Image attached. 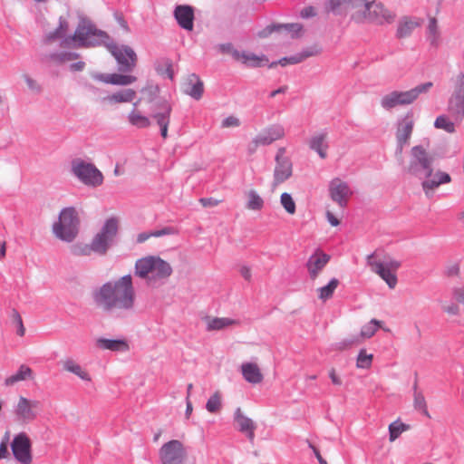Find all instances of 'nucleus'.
Returning a JSON list of instances; mask_svg holds the SVG:
<instances>
[{
	"label": "nucleus",
	"instance_id": "nucleus-1",
	"mask_svg": "<svg viewBox=\"0 0 464 464\" xmlns=\"http://www.w3.org/2000/svg\"><path fill=\"white\" fill-rule=\"evenodd\" d=\"M96 306L112 318H124L135 304V290L130 275L108 281L92 292Z\"/></svg>",
	"mask_w": 464,
	"mask_h": 464
},
{
	"label": "nucleus",
	"instance_id": "nucleus-2",
	"mask_svg": "<svg viewBox=\"0 0 464 464\" xmlns=\"http://www.w3.org/2000/svg\"><path fill=\"white\" fill-rule=\"evenodd\" d=\"M172 274L171 266L160 256H149L135 263V275L147 280L150 286L162 284Z\"/></svg>",
	"mask_w": 464,
	"mask_h": 464
},
{
	"label": "nucleus",
	"instance_id": "nucleus-3",
	"mask_svg": "<svg viewBox=\"0 0 464 464\" xmlns=\"http://www.w3.org/2000/svg\"><path fill=\"white\" fill-rule=\"evenodd\" d=\"M109 35L89 21L79 22L74 34L61 40L62 47L89 48L105 44Z\"/></svg>",
	"mask_w": 464,
	"mask_h": 464
},
{
	"label": "nucleus",
	"instance_id": "nucleus-4",
	"mask_svg": "<svg viewBox=\"0 0 464 464\" xmlns=\"http://www.w3.org/2000/svg\"><path fill=\"white\" fill-rule=\"evenodd\" d=\"M395 14L376 0H359L358 7L352 14V20L356 23L368 21L376 24H392Z\"/></svg>",
	"mask_w": 464,
	"mask_h": 464
},
{
	"label": "nucleus",
	"instance_id": "nucleus-5",
	"mask_svg": "<svg viewBox=\"0 0 464 464\" xmlns=\"http://www.w3.org/2000/svg\"><path fill=\"white\" fill-rule=\"evenodd\" d=\"M432 171L433 157L421 145L413 146L404 172L421 182L431 177Z\"/></svg>",
	"mask_w": 464,
	"mask_h": 464
},
{
	"label": "nucleus",
	"instance_id": "nucleus-6",
	"mask_svg": "<svg viewBox=\"0 0 464 464\" xmlns=\"http://www.w3.org/2000/svg\"><path fill=\"white\" fill-rule=\"evenodd\" d=\"M80 220L72 207L64 208L59 214L58 221L53 225V232L62 241L71 243L78 235Z\"/></svg>",
	"mask_w": 464,
	"mask_h": 464
},
{
	"label": "nucleus",
	"instance_id": "nucleus-7",
	"mask_svg": "<svg viewBox=\"0 0 464 464\" xmlns=\"http://www.w3.org/2000/svg\"><path fill=\"white\" fill-rule=\"evenodd\" d=\"M433 83L431 82H427L421 84L417 85L416 87L405 91L399 92L393 91L388 94H385L381 100V105L385 110H391L397 106H404L409 105L414 102L418 97L426 93L432 87Z\"/></svg>",
	"mask_w": 464,
	"mask_h": 464
},
{
	"label": "nucleus",
	"instance_id": "nucleus-8",
	"mask_svg": "<svg viewBox=\"0 0 464 464\" xmlns=\"http://www.w3.org/2000/svg\"><path fill=\"white\" fill-rule=\"evenodd\" d=\"M71 173L80 182L90 188H97L103 183L102 171L92 162L76 158L71 162Z\"/></svg>",
	"mask_w": 464,
	"mask_h": 464
},
{
	"label": "nucleus",
	"instance_id": "nucleus-9",
	"mask_svg": "<svg viewBox=\"0 0 464 464\" xmlns=\"http://www.w3.org/2000/svg\"><path fill=\"white\" fill-rule=\"evenodd\" d=\"M451 92L448 100V112L457 122L464 119V72L450 79Z\"/></svg>",
	"mask_w": 464,
	"mask_h": 464
},
{
	"label": "nucleus",
	"instance_id": "nucleus-10",
	"mask_svg": "<svg viewBox=\"0 0 464 464\" xmlns=\"http://www.w3.org/2000/svg\"><path fill=\"white\" fill-rule=\"evenodd\" d=\"M118 232V220L115 218L107 219L101 231L92 238L91 245L94 253L99 255L106 254L112 245Z\"/></svg>",
	"mask_w": 464,
	"mask_h": 464
},
{
	"label": "nucleus",
	"instance_id": "nucleus-11",
	"mask_svg": "<svg viewBox=\"0 0 464 464\" xmlns=\"http://www.w3.org/2000/svg\"><path fill=\"white\" fill-rule=\"evenodd\" d=\"M171 111L172 106L168 100L159 98L151 101L150 117L157 122L160 130V135L164 139L168 137Z\"/></svg>",
	"mask_w": 464,
	"mask_h": 464
},
{
	"label": "nucleus",
	"instance_id": "nucleus-12",
	"mask_svg": "<svg viewBox=\"0 0 464 464\" xmlns=\"http://www.w3.org/2000/svg\"><path fill=\"white\" fill-rule=\"evenodd\" d=\"M107 47L119 64V71L130 72L134 69L137 55L132 48L128 45L107 44Z\"/></svg>",
	"mask_w": 464,
	"mask_h": 464
},
{
	"label": "nucleus",
	"instance_id": "nucleus-13",
	"mask_svg": "<svg viewBox=\"0 0 464 464\" xmlns=\"http://www.w3.org/2000/svg\"><path fill=\"white\" fill-rule=\"evenodd\" d=\"M186 454L183 444L178 440L164 443L159 451L161 464H182Z\"/></svg>",
	"mask_w": 464,
	"mask_h": 464
},
{
	"label": "nucleus",
	"instance_id": "nucleus-14",
	"mask_svg": "<svg viewBox=\"0 0 464 464\" xmlns=\"http://www.w3.org/2000/svg\"><path fill=\"white\" fill-rule=\"evenodd\" d=\"M11 450L14 459L22 464H31L33 461L32 443L24 432H20L14 437Z\"/></svg>",
	"mask_w": 464,
	"mask_h": 464
},
{
	"label": "nucleus",
	"instance_id": "nucleus-15",
	"mask_svg": "<svg viewBox=\"0 0 464 464\" xmlns=\"http://www.w3.org/2000/svg\"><path fill=\"white\" fill-rule=\"evenodd\" d=\"M285 148L281 147L276 155V167L274 169L273 187L286 181L293 174V164L290 158L285 156Z\"/></svg>",
	"mask_w": 464,
	"mask_h": 464
},
{
	"label": "nucleus",
	"instance_id": "nucleus-16",
	"mask_svg": "<svg viewBox=\"0 0 464 464\" xmlns=\"http://www.w3.org/2000/svg\"><path fill=\"white\" fill-rule=\"evenodd\" d=\"M39 407L40 401L28 400L21 396L14 408V413L18 421L29 423L36 419Z\"/></svg>",
	"mask_w": 464,
	"mask_h": 464
},
{
	"label": "nucleus",
	"instance_id": "nucleus-17",
	"mask_svg": "<svg viewBox=\"0 0 464 464\" xmlns=\"http://www.w3.org/2000/svg\"><path fill=\"white\" fill-rule=\"evenodd\" d=\"M377 253L372 252L366 256V264L371 267V270L377 274L391 289L395 288L398 279L397 276L394 272L391 271L387 267L384 266V264L381 261H376L374 257Z\"/></svg>",
	"mask_w": 464,
	"mask_h": 464
},
{
	"label": "nucleus",
	"instance_id": "nucleus-18",
	"mask_svg": "<svg viewBox=\"0 0 464 464\" xmlns=\"http://www.w3.org/2000/svg\"><path fill=\"white\" fill-rule=\"evenodd\" d=\"M358 4L359 0H323L324 12L335 16H346L349 11H355Z\"/></svg>",
	"mask_w": 464,
	"mask_h": 464
},
{
	"label": "nucleus",
	"instance_id": "nucleus-19",
	"mask_svg": "<svg viewBox=\"0 0 464 464\" xmlns=\"http://www.w3.org/2000/svg\"><path fill=\"white\" fill-rule=\"evenodd\" d=\"M329 192L332 200L336 202L341 208L347 206L348 198L352 195L348 184L338 178L334 179L330 182Z\"/></svg>",
	"mask_w": 464,
	"mask_h": 464
},
{
	"label": "nucleus",
	"instance_id": "nucleus-20",
	"mask_svg": "<svg viewBox=\"0 0 464 464\" xmlns=\"http://www.w3.org/2000/svg\"><path fill=\"white\" fill-rule=\"evenodd\" d=\"M330 256L319 249L315 250L314 253L309 256L305 266L312 280H314L318 276L320 272L328 264Z\"/></svg>",
	"mask_w": 464,
	"mask_h": 464
},
{
	"label": "nucleus",
	"instance_id": "nucleus-21",
	"mask_svg": "<svg viewBox=\"0 0 464 464\" xmlns=\"http://www.w3.org/2000/svg\"><path fill=\"white\" fill-rule=\"evenodd\" d=\"M451 181L450 174L444 171L438 170L435 173L432 171L431 177L425 178L421 181V188L426 197L430 198L433 191L442 184H447Z\"/></svg>",
	"mask_w": 464,
	"mask_h": 464
},
{
	"label": "nucleus",
	"instance_id": "nucleus-22",
	"mask_svg": "<svg viewBox=\"0 0 464 464\" xmlns=\"http://www.w3.org/2000/svg\"><path fill=\"white\" fill-rule=\"evenodd\" d=\"M413 125L414 123L410 113L399 122L396 132L397 152L401 153L403 147L408 143L412 133Z\"/></svg>",
	"mask_w": 464,
	"mask_h": 464
},
{
	"label": "nucleus",
	"instance_id": "nucleus-23",
	"mask_svg": "<svg viewBox=\"0 0 464 464\" xmlns=\"http://www.w3.org/2000/svg\"><path fill=\"white\" fill-rule=\"evenodd\" d=\"M174 17L178 24L184 30L192 31L194 27V9L188 5H177L174 10Z\"/></svg>",
	"mask_w": 464,
	"mask_h": 464
},
{
	"label": "nucleus",
	"instance_id": "nucleus-24",
	"mask_svg": "<svg viewBox=\"0 0 464 464\" xmlns=\"http://www.w3.org/2000/svg\"><path fill=\"white\" fill-rule=\"evenodd\" d=\"M92 78L109 84L126 86L133 83L136 81V77L132 75L120 74V73H99L92 72Z\"/></svg>",
	"mask_w": 464,
	"mask_h": 464
},
{
	"label": "nucleus",
	"instance_id": "nucleus-25",
	"mask_svg": "<svg viewBox=\"0 0 464 464\" xmlns=\"http://www.w3.org/2000/svg\"><path fill=\"white\" fill-rule=\"evenodd\" d=\"M284 136L285 129L280 124L270 125L256 135L257 142L261 143L262 146H268Z\"/></svg>",
	"mask_w": 464,
	"mask_h": 464
},
{
	"label": "nucleus",
	"instance_id": "nucleus-26",
	"mask_svg": "<svg viewBox=\"0 0 464 464\" xmlns=\"http://www.w3.org/2000/svg\"><path fill=\"white\" fill-rule=\"evenodd\" d=\"M235 422L237 424L238 430L246 434L250 441L254 440L256 425L254 421L243 414L240 408H237L234 413Z\"/></svg>",
	"mask_w": 464,
	"mask_h": 464
},
{
	"label": "nucleus",
	"instance_id": "nucleus-27",
	"mask_svg": "<svg viewBox=\"0 0 464 464\" xmlns=\"http://www.w3.org/2000/svg\"><path fill=\"white\" fill-rule=\"evenodd\" d=\"M96 348L111 352H127L129 351V344L124 339H109L105 337H99L95 340Z\"/></svg>",
	"mask_w": 464,
	"mask_h": 464
},
{
	"label": "nucleus",
	"instance_id": "nucleus-28",
	"mask_svg": "<svg viewBox=\"0 0 464 464\" xmlns=\"http://www.w3.org/2000/svg\"><path fill=\"white\" fill-rule=\"evenodd\" d=\"M421 22L420 19L411 16H403L400 19L396 30V37L403 39L411 35L412 32L420 27Z\"/></svg>",
	"mask_w": 464,
	"mask_h": 464
},
{
	"label": "nucleus",
	"instance_id": "nucleus-29",
	"mask_svg": "<svg viewBox=\"0 0 464 464\" xmlns=\"http://www.w3.org/2000/svg\"><path fill=\"white\" fill-rule=\"evenodd\" d=\"M184 92L197 101L201 99L204 84L197 74L192 73L188 76Z\"/></svg>",
	"mask_w": 464,
	"mask_h": 464
},
{
	"label": "nucleus",
	"instance_id": "nucleus-30",
	"mask_svg": "<svg viewBox=\"0 0 464 464\" xmlns=\"http://www.w3.org/2000/svg\"><path fill=\"white\" fill-rule=\"evenodd\" d=\"M327 133L322 131L313 135L309 140V148L314 150L321 159L327 157L326 150L328 145L326 143Z\"/></svg>",
	"mask_w": 464,
	"mask_h": 464
},
{
	"label": "nucleus",
	"instance_id": "nucleus-31",
	"mask_svg": "<svg viewBox=\"0 0 464 464\" xmlns=\"http://www.w3.org/2000/svg\"><path fill=\"white\" fill-rule=\"evenodd\" d=\"M244 379L250 383H259L263 380V375L258 366L252 362L243 363L241 366Z\"/></svg>",
	"mask_w": 464,
	"mask_h": 464
},
{
	"label": "nucleus",
	"instance_id": "nucleus-32",
	"mask_svg": "<svg viewBox=\"0 0 464 464\" xmlns=\"http://www.w3.org/2000/svg\"><path fill=\"white\" fill-rule=\"evenodd\" d=\"M154 68L159 75L171 81L174 79L173 63L171 59L168 57L158 59L154 63Z\"/></svg>",
	"mask_w": 464,
	"mask_h": 464
},
{
	"label": "nucleus",
	"instance_id": "nucleus-33",
	"mask_svg": "<svg viewBox=\"0 0 464 464\" xmlns=\"http://www.w3.org/2000/svg\"><path fill=\"white\" fill-rule=\"evenodd\" d=\"M135 96L136 92L134 90L124 89L104 97L103 100L110 103L131 102Z\"/></svg>",
	"mask_w": 464,
	"mask_h": 464
},
{
	"label": "nucleus",
	"instance_id": "nucleus-34",
	"mask_svg": "<svg viewBox=\"0 0 464 464\" xmlns=\"http://www.w3.org/2000/svg\"><path fill=\"white\" fill-rule=\"evenodd\" d=\"M132 111L128 115L129 122L139 129H145L150 126L151 122L149 117L142 115L139 111H137V102L133 104Z\"/></svg>",
	"mask_w": 464,
	"mask_h": 464
},
{
	"label": "nucleus",
	"instance_id": "nucleus-35",
	"mask_svg": "<svg viewBox=\"0 0 464 464\" xmlns=\"http://www.w3.org/2000/svg\"><path fill=\"white\" fill-rule=\"evenodd\" d=\"M426 38L430 46L434 48L439 46L440 42V33L439 31L438 22L435 17H431L429 20Z\"/></svg>",
	"mask_w": 464,
	"mask_h": 464
},
{
	"label": "nucleus",
	"instance_id": "nucleus-36",
	"mask_svg": "<svg viewBox=\"0 0 464 464\" xmlns=\"http://www.w3.org/2000/svg\"><path fill=\"white\" fill-rule=\"evenodd\" d=\"M33 376V371L30 367L22 364L18 371L12 374L11 376L7 377L5 381V384L6 386H12L18 382L25 381L27 379L32 378Z\"/></svg>",
	"mask_w": 464,
	"mask_h": 464
},
{
	"label": "nucleus",
	"instance_id": "nucleus-37",
	"mask_svg": "<svg viewBox=\"0 0 464 464\" xmlns=\"http://www.w3.org/2000/svg\"><path fill=\"white\" fill-rule=\"evenodd\" d=\"M63 369L69 372H72L81 378L83 381H91V376L84 371L80 364L75 362L72 359H67L63 362Z\"/></svg>",
	"mask_w": 464,
	"mask_h": 464
},
{
	"label": "nucleus",
	"instance_id": "nucleus-38",
	"mask_svg": "<svg viewBox=\"0 0 464 464\" xmlns=\"http://www.w3.org/2000/svg\"><path fill=\"white\" fill-rule=\"evenodd\" d=\"M239 60H242L244 64L250 67H260L263 61L267 62V59L265 55L257 56L253 53L247 52H240Z\"/></svg>",
	"mask_w": 464,
	"mask_h": 464
},
{
	"label": "nucleus",
	"instance_id": "nucleus-39",
	"mask_svg": "<svg viewBox=\"0 0 464 464\" xmlns=\"http://www.w3.org/2000/svg\"><path fill=\"white\" fill-rule=\"evenodd\" d=\"M338 285L339 280L337 278H332L326 285L318 288V298L323 302L330 299Z\"/></svg>",
	"mask_w": 464,
	"mask_h": 464
},
{
	"label": "nucleus",
	"instance_id": "nucleus-40",
	"mask_svg": "<svg viewBox=\"0 0 464 464\" xmlns=\"http://www.w3.org/2000/svg\"><path fill=\"white\" fill-rule=\"evenodd\" d=\"M49 59L57 63H63L65 62L76 60L80 57V54L74 52H53L49 53L48 55Z\"/></svg>",
	"mask_w": 464,
	"mask_h": 464
},
{
	"label": "nucleus",
	"instance_id": "nucleus-41",
	"mask_svg": "<svg viewBox=\"0 0 464 464\" xmlns=\"http://www.w3.org/2000/svg\"><path fill=\"white\" fill-rule=\"evenodd\" d=\"M410 429V426L401 422L399 420L392 422L389 425V440L394 441L401 434Z\"/></svg>",
	"mask_w": 464,
	"mask_h": 464
},
{
	"label": "nucleus",
	"instance_id": "nucleus-42",
	"mask_svg": "<svg viewBox=\"0 0 464 464\" xmlns=\"http://www.w3.org/2000/svg\"><path fill=\"white\" fill-rule=\"evenodd\" d=\"M236 323L235 320L226 317H216L208 321L207 329L208 331L221 330Z\"/></svg>",
	"mask_w": 464,
	"mask_h": 464
},
{
	"label": "nucleus",
	"instance_id": "nucleus-43",
	"mask_svg": "<svg viewBox=\"0 0 464 464\" xmlns=\"http://www.w3.org/2000/svg\"><path fill=\"white\" fill-rule=\"evenodd\" d=\"M414 390V408L417 411H420L424 415L429 416V411L427 410L426 401L423 394L417 391V384L415 383L413 386Z\"/></svg>",
	"mask_w": 464,
	"mask_h": 464
},
{
	"label": "nucleus",
	"instance_id": "nucleus-44",
	"mask_svg": "<svg viewBox=\"0 0 464 464\" xmlns=\"http://www.w3.org/2000/svg\"><path fill=\"white\" fill-rule=\"evenodd\" d=\"M382 322L377 319H372L361 329V335L363 338H371L374 335L378 328L381 326Z\"/></svg>",
	"mask_w": 464,
	"mask_h": 464
},
{
	"label": "nucleus",
	"instance_id": "nucleus-45",
	"mask_svg": "<svg viewBox=\"0 0 464 464\" xmlns=\"http://www.w3.org/2000/svg\"><path fill=\"white\" fill-rule=\"evenodd\" d=\"M434 126L437 129H442L449 133H453L455 131L454 122L450 121L446 115L438 116L435 120Z\"/></svg>",
	"mask_w": 464,
	"mask_h": 464
},
{
	"label": "nucleus",
	"instance_id": "nucleus-46",
	"mask_svg": "<svg viewBox=\"0 0 464 464\" xmlns=\"http://www.w3.org/2000/svg\"><path fill=\"white\" fill-rule=\"evenodd\" d=\"M263 206L264 200L262 198L255 190H250L246 208L251 210H260Z\"/></svg>",
	"mask_w": 464,
	"mask_h": 464
},
{
	"label": "nucleus",
	"instance_id": "nucleus-47",
	"mask_svg": "<svg viewBox=\"0 0 464 464\" xmlns=\"http://www.w3.org/2000/svg\"><path fill=\"white\" fill-rule=\"evenodd\" d=\"M280 203L288 214L294 215L295 213L296 206L291 194L287 192L282 193L280 197Z\"/></svg>",
	"mask_w": 464,
	"mask_h": 464
},
{
	"label": "nucleus",
	"instance_id": "nucleus-48",
	"mask_svg": "<svg viewBox=\"0 0 464 464\" xmlns=\"http://www.w3.org/2000/svg\"><path fill=\"white\" fill-rule=\"evenodd\" d=\"M93 250L91 244L77 243L71 246V253L76 256H90Z\"/></svg>",
	"mask_w": 464,
	"mask_h": 464
},
{
	"label": "nucleus",
	"instance_id": "nucleus-49",
	"mask_svg": "<svg viewBox=\"0 0 464 464\" xmlns=\"http://www.w3.org/2000/svg\"><path fill=\"white\" fill-rule=\"evenodd\" d=\"M372 354H368L364 349H362L357 356L356 366L361 369H367L371 366Z\"/></svg>",
	"mask_w": 464,
	"mask_h": 464
},
{
	"label": "nucleus",
	"instance_id": "nucleus-50",
	"mask_svg": "<svg viewBox=\"0 0 464 464\" xmlns=\"http://www.w3.org/2000/svg\"><path fill=\"white\" fill-rule=\"evenodd\" d=\"M221 408V399L218 392H215L209 397L206 403V409L211 413H215Z\"/></svg>",
	"mask_w": 464,
	"mask_h": 464
},
{
	"label": "nucleus",
	"instance_id": "nucleus-51",
	"mask_svg": "<svg viewBox=\"0 0 464 464\" xmlns=\"http://www.w3.org/2000/svg\"><path fill=\"white\" fill-rule=\"evenodd\" d=\"M315 53L310 50H304L302 53L288 56L289 64H297L303 62L304 59L314 55Z\"/></svg>",
	"mask_w": 464,
	"mask_h": 464
},
{
	"label": "nucleus",
	"instance_id": "nucleus-52",
	"mask_svg": "<svg viewBox=\"0 0 464 464\" xmlns=\"http://www.w3.org/2000/svg\"><path fill=\"white\" fill-rule=\"evenodd\" d=\"M218 49L223 53H230L235 60H239L240 52L235 49L232 44H221L218 45Z\"/></svg>",
	"mask_w": 464,
	"mask_h": 464
},
{
	"label": "nucleus",
	"instance_id": "nucleus-53",
	"mask_svg": "<svg viewBox=\"0 0 464 464\" xmlns=\"http://www.w3.org/2000/svg\"><path fill=\"white\" fill-rule=\"evenodd\" d=\"M12 319L14 323L17 325V334L19 336H24L25 333V328L24 326L20 314L15 309H13L12 311Z\"/></svg>",
	"mask_w": 464,
	"mask_h": 464
},
{
	"label": "nucleus",
	"instance_id": "nucleus-54",
	"mask_svg": "<svg viewBox=\"0 0 464 464\" xmlns=\"http://www.w3.org/2000/svg\"><path fill=\"white\" fill-rule=\"evenodd\" d=\"M282 31V26L280 25V24H272L270 25H267L266 28H264L263 30L259 31L257 35L260 37V38H266L268 37L271 34L275 33V32H281Z\"/></svg>",
	"mask_w": 464,
	"mask_h": 464
},
{
	"label": "nucleus",
	"instance_id": "nucleus-55",
	"mask_svg": "<svg viewBox=\"0 0 464 464\" xmlns=\"http://www.w3.org/2000/svg\"><path fill=\"white\" fill-rule=\"evenodd\" d=\"M280 25L282 26V30L291 34L293 38L296 37L302 30V25L299 24H280Z\"/></svg>",
	"mask_w": 464,
	"mask_h": 464
},
{
	"label": "nucleus",
	"instance_id": "nucleus-56",
	"mask_svg": "<svg viewBox=\"0 0 464 464\" xmlns=\"http://www.w3.org/2000/svg\"><path fill=\"white\" fill-rule=\"evenodd\" d=\"M176 233L177 230L173 227H165L161 229L151 231L150 235H153L154 237H160L167 235H174Z\"/></svg>",
	"mask_w": 464,
	"mask_h": 464
},
{
	"label": "nucleus",
	"instance_id": "nucleus-57",
	"mask_svg": "<svg viewBox=\"0 0 464 464\" xmlns=\"http://www.w3.org/2000/svg\"><path fill=\"white\" fill-rule=\"evenodd\" d=\"M240 125V121L238 118L235 116H228L225 118L221 122L222 128H231V127H238Z\"/></svg>",
	"mask_w": 464,
	"mask_h": 464
},
{
	"label": "nucleus",
	"instance_id": "nucleus-58",
	"mask_svg": "<svg viewBox=\"0 0 464 464\" xmlns=\"http://www.w3.org/2000/svg\"><path fill=\"white\" fill-rule=\"evenodd\" d=\"M24 79L28 86V88L36 92V93H39L41 92L42 91V88L40 86V84L37 83V82L35 80H34L33 78H31L29 75L27 74H24Z\"/></svg>",
	"mask_w": 464,
	"mask_h": 464
},
{
	"label": "nucleus",
	"instance_id": "nucleus-59",
	"mask_svg": "<svg viewBox=\"0 0 464 464\" xmlns=\"http://www.w3.org/2000/svg\"><path fill=\"white\" fill-rule=\"evenodd\" d=\"M317 14L315 7L308 5L303 8L300 12V16L304 19L314 17Z\"/></svg>",
	"mask_w": 464,
	"mask_h": 464
},
{
	"label": "nucleus",
	"instance_id": "nucleus-60",
	"mask_svg": "<svg viewBox=\"0 0 464 464\" xmlns=\"http://www.w3.org/2000/svg\"><path fill=\"white\" fill-rule=\"evenodd\" d=\"M45 38H46V42H53V41H55L57 39H62L63 40L65 37H64L63 34L62 32H60L58 30V28H56L53 31L49 32L45 35Z\"/></svg>",
	"mask_w": 464,
	"mask_h": 464
},
{
	"label": "nucleus",
	"instance_id": "nucleus-61",
	"mask_svg": "<svg viewBox=\"0 0 464 464\" xmlns=\"http://www.w3.org/2000/svg\"><path fill=\"white\" fill-rule=\"evenodd\" d=\"M384 264V266L387 267L388 269H390L391 271L394 272L400 268L401 266V262L400 261H397L395 259H386L384 262H382Z\"/></svg>",
	"mask_w": 464,
	"mask_h": 464
},
{
	"label": "nucleus",
	"instance_id": "nucleus-62",
	"mask_svg": "<svg viewBox=\"0 0 464 464\" xmlns=\"http://www.w3.org/2000/svg\"><path fill=\"white\" fill-rule=\"evenodd\" d=\"M446 275L448 276H458L459 273V266L458 263H453V264H450L447 267H446Z\"/></svg>",
	"mask_w": 464,
	"mask_h": 464
},
{
	"label": "nucleus",
	"instance_id": "nucleus-63",
	"mask_svg": "<svg viewBox=\"0 0 464 464\" xmlns=\"http://www.w3.org/2000/svg\"><path fill=\"white\" fill-rule=\"evenodd\" d=\"M307 444H308V447L313 450L315 458L318 459V462L320 464H327L326 460L324 459H323V457L321 456L319 450L309 440H307Z\"/></svg>",
	"mask_w": 464,
	"mask_h": 464
},
{
	"label": "nucleus",
	"instance_id": "nucleus-64",
	"mask_svg": "<svg viewBox=\"0 0 464 464\" xmlns=\"http://www.w3.org/2000/svg\"><path fill=\"white\" fill-rule=\"evenodd\" d=\"M453 295L457 301L464 305V287L455 288Z\"/></svg>",
	"mask_w": 464,
	"mask_h": 464
}]
</instances>
